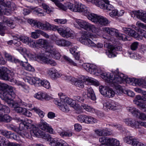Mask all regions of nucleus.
Masks as SVG:
<instances>
[{
    "label": "nucleus",
    "instance_id": "obj_64",
    "mask_svg": "<svg viewBox=\"0 0 146 146\" xmlns=\"http://www.w3.org/2000/svg\"><path fill=\"white\" fill-rule=\"evenodd\" d=\"M35 26L40 29L43 30L46 28V25L37 21Z\"/></svg>",
    "mask_w": 146,
    "mask_h": 146
},
{
    "label": "nucleus",
    "instance_id": "obj_28",
    "mask_svg": "<svg viewBox=\"0 0 146 146\" xmlns=\"http://www.w3.org/2000/svg\"><path fill=\"white\" fill-rule=\"evenodd\" d=\"M55 42L56 44L60 46H68L71 44L70 42L64 39H57Z\"/></svg>",
    "mask_w": 146,
    "mask_h": 146
},
{
    "label": "nucleus",
    "instance_id": "obj_31",
    "mask_svg": "<svg viewBox=\"0 0 146 146\" xmlns=\"http://www.w3.org/2000/svg\"><path fill=\"white\" fill-rule=\"evenodd\" d=\"M41 34L44 36L45 37L46 33L40 30H36L34 32L31 33V37L34 39H36L39 37L40 34Z\"/></svg>",
    "mask_w": 146,
    "mask_h": 146
},
{
    "label": "nucleus",
    "instance_id": "obj_39",
    "mask_svg": "<svg viewBox=\"0 0 146 146\" xmlns=\"http://www.w3.org/2000/svg\"><path fill=\"white\" fill-rule=\"evenodd\" d=\"M80 106L81 108L88 112H94L95 111L94 109L92 107L83 103Z\"/></svg>",
    "mask_w": 146,
    "mask_h": 146
},
{
    "label": "nucleus",
    "instance_id": "obj_34",
    "mask_svg": "<svg viewBox=\"0 0 146 146\" xmlns=\"http://www.w3.org/2000/svg\"><path fill=\"white\" fill-rule=\"evenodd\" d=\"M127 110L131 113L133 116L137 117L139 113V111L133 107H127Z\"/></svg>",
    "mask_w": 146,
    "mask_h": 146
},
{
    "label": "nucleus",
    "instance_id": "obj_59",
    "mask_svg": "<svg viewBox=\"0 0 146 146\" xmlns=\"http://www.w3.org/2000/svg\"><path fill=\"white\" fill-rule=\"evenodd\" d=\"M59 108L64 112H67L69 111V109L67 104L65 103L59 107Z\"/></svg>",
    "mask_w": 146,
    "mask_h": 146
},
{
    "label": "nucleus",
    "instance_id": "obj_6",
    "mask_svg": "<svg viewBox=\"0 0 146 146\" xmlns=\"http://www.w3.org/2000/svg\"><path fill=\"white\" fill-rule=\"evenodd\" d=\"M20 50L24 53L31 60H37L42 63H46V56L45 53H41L39 55L36 56L29 53L25 48H21Z\"/></svg>",
    "mask_w": 146,
    "mask_h": 146
},
{
    "label": "nucleus",
    "instance_id": "obj_61",
    "mask_svg": "<svg viewBox=\"0 0 146 146\" xmlns=\"http://www.w3.org/2000/svg\"><path fill=\"white\" fill-rule=\"evenodd\" d=\"M115 94L114 91H113L111 89L109 88L105 96L109 98L113 97L114 96Z\"/></svg>",
    "mask_w": 146,
    "mask_h": 146
},
{
    "label": "nucleus",
    "instance_id": "obj_10",
    "mask_svg": "<svg viewBox=\"0 0 146 146\" xmlns=\"http://www.w3.org/2000/svg\"><path fill=\"white\" fill-rule=\"evenodd\" d=\"M60 98L62 100L65 104H67L73 108L74 109L76 110H80V105L77 103L74 100L68 98L66 97L65 96L63 95L60 96Z\"/></svg>",
    "mask_w": 146,
    "mask_h": 146
},
{
    "label": "nucleus",
    "instance_id": "obj_44",
    "mask_svg": "<svg viewBox=\"0 0 146 146\" xmlns=\"http://www.w3.org/2000/svg\"><path fill=\"white\" fill-rule=\"evenodd\" d=\"M59 27L54 25H52L46 22V30H52L58 31Z\"/></svg>",
    "mask_w": 146,
    "mask_h": 146
},
{
    "label": "nucleus",
    "instance_id": "obj_15",
    "mask_svg": "<svg viewBox=\"0 0 146 146\" xmlns=\"http://www.w3.org/2000/svg\"><path fill=\"white\" fill-rule=\"evenodd\" d=\"M16 119L17 121L20 122L19 129H21L29 127L32 122L31 120L27 119L23 120L20 118H17Z\"/></svg>",
    "mask_w": 146,
    "mask_h": 146
},
{
    "label": "nucleus",
    "instance_id": "obj_7",
    "mask_svg": "<svg viewBox=\"0 0 146 146\" xmlns=\"http://www.w3.org/2000/svg\"><path fill=\"white\" fill-rule=\"evenodd\" d=\"M46 141L52 146H69L63 140L58 141L56 138L53 139L48 134H46Z\"/></svg>",
    "mask_w": 146,
    "mask_h": 146
},
{
    "label": "nucleus",
    "instance_id": "obj_41",
    "mask_svg": "<svg viewBox=\"0 0 146 146\" xmlns=\"http://www.w3.org/2000/svg\"><path fill=\"white\" fill-rule=\"evenodd\" d=\"M100 25H106L108 24V19L102 16H99L98 20V22Z\"/></svg>",
    "mask_w": 146,
    "mask_h": 146
},
{
    "label": "nucleus",
    "instance_id": "obj_20",
    "mask_svg": "<svg viewBox=\"0 0 146 146\" xmlns=\"http://www.w3.org/2000/svg\"><path fill=\"white\" fill-rule=\"evenodd\" d=\"M123 121L127 125L136 128L139 127V123L131 118H127L124 119Z\"/></svg>",
    "mask_w": 146,
    "mask_h": 146
},
{
    "label": "nucleus",
    "instance_id": "obj_57",
    "mask_svg": "<svg viewBox=\"0 0 146 146\" xmlns=\"http://www.w3.org/2000/svg\"><path fill=\"white\" fill-rule=\"evenodd\" d=\"M33 110L37 113L41 118H42L44 117L45 113L43 111L39 109L36 108H34Z\"/></svg>",
    "mask_w": 146,
    "mask_h": 146
},
{
    "label": "nucleus",
    "instance_id": "obj_9",
    "mask_svg": "<svg viewBox=\"0 0 146 146\" xmlns=\"http://www.w3.org/2000/svg\"><path fill=\"white\" fill-rule=\"evenodd\" d=\"M31 128H32V129L30 131V133L31 136L39 138L45 137V132L40 130L37 125L31 124Z\"/></svg>",
    "mask_w": 146,
    "mask_h": 146
},
{
    "label": "nucleus",
    "instance_id": "obj_19",
    "mask_svg": "<svg viewBox=\"0 0 146 146\" xmlns=\"http://www.w3.org/2000/svg\"><path fill=\"white\" fill-rule=\"evenodd\" d=\"M123 31L125 33L127 34L129 36H131L137 39H139V36L137 33L133 30H132L130 28L127 27H123L122 28Z\"/></svg>",
    "mask_w": 146,
    "mask_h": 146
},
{
    "label": "nucleus",
    "instance_id": "obj_47",
    "mask_svg": "<svg viewBox=\"0 0 146 146\" xmlns=\"http://www.w3.org/2000/svg\"><path fill=\"white\" fill-rule=\"evenodd\" d=\"M31 38L27 36H19V40L23 42L28 44Z\"/></svg>",
    "mask_w": 146,
    "mask_h": 146
},
{
    "label": "nucleus",
    "instance_id": "obj_8",
    "mask_svg": "<svg viewBox=\"0 0 146 146\" xmlns=\"http://www.w3.org/2000/svg\"><path fill=\"white\" fill-rule=\"evenodd\" d=\"M11 72L7 68L2 67L0 69V79L11 82H14V78L10 74Z\"/></svg>",
    "mask_w": 146,
    "mask_h": 146
},
{
    "label": "nucleus",
    "instance_id": "obj_30",
    "mask_svg": "<svg viewBox=\"0 0 146 146\" xmlns=\"http://www.w3.org/2000/svg\"><path fill=\"white\" fill-rule=\"evenodd\" d=\"M87 90V96L88 98L90 99L93 100H95L96 99V97L92 88L90 86H88Z\"/></svg>",
    "mask_w": 146,
    "mask_h": 146
},
{
    "label": "nucleus",
    "instance_id": "obj_56",
    "mask_svg": "<svg viewBox=\"0 0 146 146\" xmlns=\"http://www.w3.org/2000/svg\"><path fill=\"white\" fill-rule=\"evenodd\" d=\"M90 67L89 68L88 72L93 74H96L97 68L96 66L92 64H91Z\"/></svg>",
    "mask_w": 146,
    "mask_h": 146
},
{
    "label": "nucleus",
    "instance_id": "obj_40",
    "mask_svg": "<svg viewBox=\"0 0 146 146\" xmlns=\"http://www.w3.org/2000/svg\"><path fill=\"white\" fill-rule=\"evenodd\" d=\"M133 102L135 104L139 107L141 106V104H143L144 102L141 96L138 95L135 98V100Z\"/></svg>",
    "mask_w": 146,
    "mask_h": 146
},
{
    "label": "nucleus",
    "instance_id": "obj_27",
    "mask_svg": "<svg viewBox=\"0 0 146 146\" xmlns=\"http://www.w3.org/2000/svg\"><path fill=\"white\" fill-rule=\"evenodd\" d=\"M83 29L86 30L91 31L94 33H96L97 31V28L94 25L86 21Z\"/></svg>",
    "mask_w": 146,
    "mask_h": 146
},
{
    "label": "nucleus",
    "instance_id": "obj_53",
    "mask_svg": "<svg viewBox=\"0 0 146 146\" xmlns=\"http://www.w3.org/2000/svg\"><path fill=\"white\" fill-rule=\"evenodd\" d=\"M39 127L41 129L45 131L46 130V121L43 119H40V122L38 124Z\"/></svg>",
    "mask_w": 146,
    "mask_h": 146
},
{
    "label": "nucleus",
    "instance_id": "obj_4",
    "mask_svg": "<svg viewBox=\"0 0 146 146\" xmlns=\"http://www.w3.org/2000/svg\"><path fill=\"white\" fill-rule=\"evenodd\" d=\"M87 82V84L90 85L92 84L96 86H98L100 85V83L96 80L94 78L86 76H83L82 80H78L76 81L74 83V85L80 88L84 87V82Z\"/></svg>",
    "mask_w": 146,
    "mask_h": 146
},
{
    "label": "nucleus",
    "instance_id": "obj_13",
    "mask_svg": "<svg viewBox=\"0 0 146 146\" xmlns=\"http://www.w3.org/2000/svg\"><path fill=\"white\" fill-rule=\"evenodd\" d=\"M12 4L10 1L2 2L0 6L1 11L5 15H9L11 13V10H12L11 6Z\"/></svg>",
    "mask_w": 146,
    "mask_h": 146
},
{
    "label": "nucleus",
    "instance_id": "obj_17",
    "mask_svg": "<svg viewBox=\"0 0 146 146\" xmlns=\"http://www.w3.org/2000/svg\"><path fill=\"white\" fill-rule=\"evenodd\" d=\"M58 32L62 37L66 38L70 37L73 35L71 30L68 28H66L65 30H64L61 28H59Z\"/></svg>",
    "mask_w": 146,
    "mask_h": 146
},
{
    "label": "nucleus",
    "instance_id": "obj_23",
    "mask_svg": "<svg viewBox=\"0 0 146 146\" xmlns=\"http://www.w3.org/2000/svg\"><path fill=\"white\" fill-rule=\"evenodd\" d=\"M0 133L8 139H16L17 138L16 135L10 131L6 130H0Z\"/></svg>",
    "mask_w": 146,
    "mask_h": 146
},
{
    "label": "nucleus",
    "instance_id": "obj_3",
    "mask_svg": "<svg viewBox=\"0 0 146 146\" xmlns=\"http://www.w3.org/2000/svg\"><path fill=\"white\" fill-rule=\"evenodd\" d=\"M113 73V76L111 78L110 84L111 86L118 85L122 83L124 80L129 81V78H127V76H124L123 74L119 72L118 71L116 70Z\"/></svg>",
    "mask_w": 146,
    "mask_h": 146
},
{
    "label": "nucleus",
    "instance_id": "obj_43",
    "mask_svg": "<svg viewBox=\"0 0 146 146\" xmlns=\"http://www.w3.org/2000/svg\"><path fill=\"white\" fill-rule=\"evenodd\" d=\"M34 96L37 99L41 100L46 99V94L40 92L36 93Z\"/></svg>",
    "mask_w": 146,
    "mask_h": 146
},
{
    "label": "nucleus",
    "instance_id": "obj_62",
    "mask_svg": "<svg viewBox=\"0 0 146 146\" xmlns=\"http://www.w3.org/2000/svg\"><path fill=\"white\" fill-rule=\"evenodd\" d=\"M96 134L98 136H105L104 129H98L95 131Z\"/></svg>",
    "mask_w": 146,
    "mask_h": 146
},
{
    "label": "nucleus",
    "instance_id": "obj_36",
    "mask_svg": "<svg viewBox=\"0 0 146 146\" xmlns=\"http://www.w3.org/2000/svg\"><path fill=\"white\" fill-rule=\"evenodd\" d=\"M77 48L76 46H74L70 49V52L73 55L75 59L78 60L80 59V54L78 52H76Z\"/></svg>",
    "mask_w": 146,
    "mask_h": 146
},
{
    "label": "nucleus",
    "instance_id": "obj_52",
    "mask_svg": "<svg viewBox=\"0 0 146 146\" xmlns=\"http://www.w3.org/2000/svg\"><path fill=\"white\" fill-rule=\"evenodd\" d=\"M73 99L76 103V101H77L78 102L77 104H78L79 105L80 103L81 104L82 103L84 100L82 98L79 96H74L73 97Z\"/></svg>",
    "mask_w": 146,
    "mask_h": 146
},
{
    "label": "nucleus",
    "instance_id": "obj_12",
    "mask_svg": "<svg viewBox=\"0 0 146 146\" xmlns=\"http://www.w3.org/2000/svg\"><path fill=\"white\" fill-rule=\"evenodd\" d=\"M92 35L89 33H86L83 34L82 36L83 40V43L89 46H95L96 45V43L92 42L90 39V38H92Z\"/></svg>",
    "mask_w": 146,
    "mask_h": 146
},
{
    "label": "nucleus",
    "instance_id": "obj_58",
    "mask_svg": "<svg viewBox=\"0 0 146 146\" xmlns=\"http://www.w3.org/2000/svg\"><path fill=\"white\" fill-rule=\"evenodd\" d=\"M65 80L70 81L72 83H75L76 81V79L73 77L71 76H63L62 77Z\"/></svg>",
    "mask_w": 146,
    "mask_h": 146
},
{
    "label": "nucleus",
    "instance_id": "obj_32",
    "mask_svg": "<svg viewBox=\"0 0 146 146\" xmlns=\"http://www.w3.org/2000/svg\"><path fill=\"white\" fill-rule=\"evenodd\" d=\"M113 73L112 72L111 73H102L101 74V77L104 80H106L107 82L110 84L111 77L113 76Z\"/></svg>",
    "mask_w": 146,
    "mask_h": 146
},
{
    "label": "nucleus",
    "instance_id": "obj_33",
    "mask_svg": "<svg viewBox=\"0 0 146 146\" xmlns=\"http://www.w3.org/2000/svg\"><path fill=\"white\" fill-rule=\"evenodd\" d=\"M87 18L92 22L96 23L98 22V20L99 16L93 13H90L87 16Z\"/></svg>",
    "mask_w": 146,
    "mask_h": 146
},
{
    "label": "nucleus",
    "instance_id": "obj_25",
    "mask_svg": "<svg viewBox=\"0 0 146 146\" xmlns=\"http://www.w3.org/2000/svg\"><path fill=\"white\" fill-rule=\"evenodd\" d=\"M136 24L137 27H135V30L141 35L144 33V31H146L145 30L146 29V25L139 21L137 22Z\"/></svg>",
    "mask_w": 146,
    "mask_h": 146
},
{
    "label": "nucleus",
    "instance_id": "obj_22",
    "mask_svg": "<svg viewBox=\"0 0 146 146\" xmlns=\"http://www.w3.org/2000/svg\"><path fill=\"white\" fill-rule=\"evenodd\" d=\"M17 63L19 64L26 70L32 72L35 70L34 68L28 62L26 59L22 61L19 60Z\"/></svg>",
    "mask_w": 146,
    "mask_h": 146
},
{
    "label": "nucleus",
    "instance_id": "obj_45",
    "mask_svg": "<svg viewBox=\"0 0 146 146\" xmlns=\"http://www.w3.org/2000/svg\"><path fill=\"white\" fill-rule=\"evenodd\" d=\"M36 43L39 45L41 47L46 49V40L43 39H39L36 40Z\"/></svg>",
    "mask_w": 146,
    "mask_h": 146
},
{
    "label": "nucleus",
    "instance_id": "obj_18",
    "mask_svg": "<svg viewBox=\"0 0 146 146\" xmlns=\"http://www.w3.org/2000/svg\"><path fill=\"white\" fill-rule=\"evenodd\" d=\"M132 17L136 16L137 17L146 23V12H142L140 11H135L133 12V14H132Z\"/></svg>",
    "mask_w": 146,
    "mask_h": 146
},
{
    "label": "nucleus",
    "instance_id": "obj_60",
    "mask_svg": "<svg viewBox=\"0 0 146 146\" xmlns=\"http://www.w3.org/2000/svg\"><path fill=\"white\" fill-rule=\"evenodd\" d=\"M34 12L36 13V14L39 16H42L44 15V11L42 9L38 8L35 9L34 11Z\"/></svg>",
    "mask_w": 146,
    "mask_h": 146
},
{
    "label": "nucleus",
    "instance_id": "obj_38",
    "mask_svg": "<svg viewBox=\"0 0 146 146\" xmlns=\"http://www.w3.org/2000/svg\"><path fill=\"white\" fill-rule=\"evenodd\" d=\"M115 90V94H117V95H121V94L124 93V91L125 90H123L122 87L120 85H113Z\"/></svg>",
    "mask_w": 146,
    "mask_h": 146
},
{
    "label": "nucleus",
    "instance_id": "obj_21",
    "mask_svg": "<svg viewBox=\"0 0 146 146\" xmlns=\"http://www.w3.org/2000/svg\"><path fill=\"white\" fill-rule=\"evenodd\" d=\"M17 63L19 64L26 70L32 72L35 70L34 68L28 62L26 59L22 61L19 60Z\"/></svg>",
    "mask_w": 146,
    "mask_h": 146
},
{
    "label": "nucleus",
    "instance_id": "obj_2",
    "mask_svg": "<svg viewBox=\"0 0 146 146\" xmlns=\"http://www.w3.org/2000/svg\"><path fill=\"white\" fill-rule=\"evenodd\" d=\"M46 38H47L46 39V64L54 66L57 64L56 62L51 58H48L47 56L52 57L56 60H59L61 55L54 47L52 44V36H49L46 34Z\"/></svg>",
    "mask_w": 146,
    "mask_h": 146
},
{
    "label": "nucleus",
    "instance_id": "obj_26",
    "mask_svg": "<svg viewBox=\"0 0 146 146\" xmlns=\"http://www.w3.org/2000/svg\"><path fill=\"white\" fill-rule=\"evenodd\" d=\"M57 71V70L54 68H52L48 69L47 74L49 76L52 78H56L61 76V74Z\"/></svg>",
    "mask_w": 146,
    "mask_h": 146
},
{
    "label": "nucleus",
    "instance_id": "obj_63",
    "mask_svg": "<svg viewBox=\"0 0 146 146\" xmlns=\"http://www.w3.org/2000/svg\"><path fill=\"white\" fill-rule=\"evenodd\" d=\"M46 132L54 134V132L52 126L46 123Z\"/></svg>",
    "mask_w": 146,
    "mask_h": 146
},
{
    "label": "nucleus",
    "instance_id": "obj_16",
    "mask_svg": "<svg viewBox=\"0 0 146 146\" xmlns=\"http://www.w3.org/2000/svg\"><path fill=\"white\" fill-rule=\"evenodd\" d=\"M98 7L101 9L110 11L114 8L113 6L110 4L108 0H102Z\"/></svg>",
    "mask_w": 146,
    "mask_h": 146
},
{
    "label": "nucleus",
    "instance_id": "obj_48",
    "mask_svg": "<svg viewBox=\"0 0 146 146\" xmlns=\"http://www.w3.org/2000/svg\"><path fill=\"white\" fill-rule=\"evenodd\" d=\"M81 8V12H82L84 15L87 16L90 13L89 8L85 5L82 4Z\"/></svg>",
    "mask_w": 146,
    "mask_h": 146
},
{
    "label": "nucleus",
    "instance_id": "obj_29",
    "mask_svg": "<svg viewBox=\"0 0 146 146\" xmlns=\"http://www.w3.org/2000/svg\"><path fill=\"white\" fill-rule=\"evenodd\" d=\"M104 30L108 34L111 36L117 37L119 35L118 31L115 29L106 27L105 28Z\"/></svg>",
    "mask_w": 146,
    "mask_h": 146
},
{
    "label": "nucleus",
    "instance_id": "obj_54",
    "mask_svg": "<svg viewBox=\"0 0 146 146\" xmlns=\"http://www.w3.org/2000/svg\"><path fill=\"white\" fill-rule=\"evenodd\" d=\"M44 81V80L43 81L41 80H40L39 78H36L35 85V86H42L45 87L46 84H45Z\"/></svg>",
    "mask_w": 146,
    "mask_h": 146
},
{
    "label": "nucleus",
    "instance_id": "obj_55",
    "mask_svg": "<svg viewBox=\"0 0 146 146\" xmlns=\"http://www.w3.org/2000/svg\"><path fill=\"white\" fill-rule=\"evenodd\" d=\"M63 57L66 62H68V63L71 65H72L74 66H76V63L74 62V61L65 55H64L63 56Z\"/></svg>",
    "mask_w": 146,
    "mask_h": 146
},
{
    "label": "nucleus",
    "instance_id": "obj_5",
    "mask_svg": "<svg viewBox=\"0 0 146 146\" xmlns=\"http://www.w3.org/2000/svg\"><path fill=\"white\" fill-rule=\"evenodd\" d=\"M82 5L77 2L75 3L74 5L70 2H66L64 5L60 4L59 7L61 9L65 11L68 9L72 11L81 12Z\"/></svg>",
    "mask_w": 146,
    "mask_h": 146
},
{
    "label": "nucleus",
    "instance_id": "obj_51",
    "mask_svg": "<svg viewBox=\"0 0 146 146\" xmlns=\"http://www.w3.org/2000/svg\"><path fill=\"white\" fill-rule=\"evenodd\" d=\"M36 78L30 77L28 76L26 77L25 81L29 83L31 85H35Z\"/></svg>",
    "mask_w": 146,
    "mask_h": 146
},
{
    "label": "nucleus",
    "instance_id": "obj_24",
    "mask_svg": "<svg viewBox=\"0 0 146 146\" xmlns=\"http://www.w3.org/2000/svg\"><path fill=\"white\" fill-rule=\"evenodd\" d=\"M31 123L30 127L27 128L23 129H19L18 130L17 133L20 136L23 137H26L27 138H29L31 136L30 133H29V131L27 130L30 129L31 127Z\"/></svg>",
    "mask_w": 146,
    "mask_h": 146
},
{
    "label": "nucleus",
    "instance_id": "obj_42",
    "mask_svg": "<svg viewBox=\"0 0 146 146\" xmlns=\"http://www.w3.org/2000/svg\"><path fill=\"white\" fill-rule=\"evenodd\" d=\"M104 46L105 47H106L109 49H111L112 50H113L114 52L116 50L121 51L122 50L121 47L119 46L115 45L113 46L107 44H105Z\"/></svg>",
    "mask_w": 146,
    "mask_h": 146
},
{
    "label": "nucleus",
    "instance_id": "obj_1",
    "mask_svg": "<svg viewBox=\"0 0 146 146\" xmlns=\"http://www.w3.org/2000/svg\"><path fill=\"white\" fill-rule=\"evenodd\" d=\"M0 98L6 102L14 110L28 116L31 115L30 113L25 109L19 107L18 104L12 100V98H15L16 96L15 90L13 87L5 84H0Z\"/></svg>",
    "mask_w": 146,
    "mask_h": 146
},
{
    "label": "nucleus",
    "instance_id": "obj_49",
    "mask_svg": "<svg viewBox=\"0 0 146 146\" xmlns=\"http://www.w3.org/2000/svg\"><path fill=\"white\" fill-rule=\"evenodd\" d=\"M12 120L11 117L7 114L3 115L2 122L7 123L10 122Z\"/></svg>",
    "mask_w": 146,
    "mask_h": 146
},
{
    "label": "nucleus",
    "instance_id": "obj_35",
    "mask_svg": "<svg viewBox=\"0 0 146 146\" xmlns=\"http://www.w3.org/2000/svg\"><path fill=\"white\" fill-rule=\"evenodd\" d=\"M135 137L132 136H128L125 137L123 138L124 141L128 144H131L133 145L134 143V141L136 140Z\"/></svg>",
    "mask_w": 146,
    "mask_h": 146
},
{
    "label": "nucleus",
    "instance_id": "obj_11",
    "mask_svg": "<svg viewBox=\"0 0 146 146\" xmlns=\"http://www.w3.org/2000/svg\"><path fill=\"white\" fill-rule=\"evenodd\" d=\"M120 108V104L117 102L112 100L110 102H106L103 104V109L106 111L108 110H115Z\"/></svg>",
    "mask_w": 146,
    "mask_h": 146
},
{
    "label": "nucleus",
    "instance_id": "obj_14",
    "mask_svg": "<svg viewBox=\"0 0 146 146\" xmlns=\"http://www.w3.org/2000/svg\"><path fill=\"white\" fill-rule=\"evenodd\" d=\"M129 83L133 86H138L146 88V81L142 79L129 78Z\"/></svg>",
    "mask_w": 146,
    "mask_h": 146
},
{
    "label": "nucleus",
    "instance_id": "obj_46",
    "mask_svg": "<svg viewBox=\"0 0 146 146\" xmlns=\"http://www.w3.org/2000/svg\"><path fill=\"white\" fill-rule=\"evenodd\" d=\"M0 111L5 113H9L10 111L9 108L7 106L0 103Z\"/></svg>",
    "mask_w": 146,
    "mask_h": 146
},
{
    "label": "nucleus",
    "instance_id": "obj_37",
    "mask_svg": "<svg viewBox=\"0 0 146 146\" xmlns=\"http://www.w3.org/2000/svg\"><path fill=\"white\" fill-rule=\"evenodd\" d=\"M4 55L5 57L9 61L15 63H17L18 61H19V60L12 56L10 54L7 52H4Z\"/></svg>",
    "mask_w": 146,
    "mask_h": 146
},
{
    "label": "nucleus",
    "instance_id": "obj_50",
    "mask_svg": "<svg viewBox=\"0 0 146 146\" xmlns=\"http://www.w3.org/2000/svg\"><path fill=\"white\" fill-rule=\"evenodd\" d=\"M100 92L102 95L105 96L108 88L106 86H100L99 87Z\"/></svg>",
    "mask_w": 146,
    "mask_h": 146
}]
</instances>
